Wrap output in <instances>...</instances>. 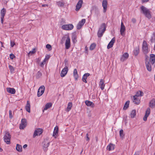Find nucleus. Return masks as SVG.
I'll use <instances>...</instances> for the list:
<instances>
[{"instance_id":"1","label":"nucleus","mask_w":155,"mask_h":155,"mask_svg":"<svg viewBox=\"0 0 155 155\" xmlns=\"http://www.w3.org/2000/svg\"><path fill=\"white\" fill-rule=\"evenodd\" d=\"M140 8L141 13L144 14L146 17L149 19L151 18V12L149 9L143 6H141Z\"/></svg>"},{"instance_id":"2","label":"nucleus","mask_w":155,"mask_h":155,"mask_svg":"<svg viewBox=\"0 0 155 155\" xmlns=\"http://www.w3.org/2000/svg\"><path fill=\"white\" fill-rule=\"evenodd\" d=\"M62 41H65V45L66 49H68L71 46V40L68 34L64 35L62 38Z\"/></svg>"},{"instance_id":"3","label":"nucleus","mask_w":155,"mask_h":155,"mask_svg":"<svg viewBox=\"0 0 155 155\" xmlns=\"http://www.w3.org/2000/svg\"><path fill=\"white\" fill-rule=\"evenodd\" d=\"M106 26L105 23H103L99 28L97 32V35L98 37H101L102 36L106 30Z\"/></svg>"},{"instance_id":"4","label":"nucleus","mask_w":155,"mask_h":155,"mask_svg":"<svg viewBox=\"0 0 155 155\" xmlns=\"http://www.w3.org/2000/svg\"><path fill=\"white\" fill-rule=\"evenodd\" d=\"M11 137V136L9 133L8 131H6L4 137V140L5 142L8 144H9L10 143V140Z\"/></svg>"},{"instance_id":"5","label":"nucleus","mask_w":155,"mask_h":155,"mask_svg":"<svg viewBox=\"0 0 155 155\" xmlns=\"http://www.w3.org/2000/svg\"><path fill=\"white\" fill-rule=\"evenodd\" d=\"M142 50L144 54H146L150 51L147 44L145 41H144L142 45Z\"/></svg>"},{"instance_id":"6","label":"nucleus","mask_w":155,"mask_h":155,"mask_svg":"<svg viewBox=\"0 0 155 155\" xmlns=\"http://www.w3.org/2000/svg\"><path fill=\"white\" fill-rule=\"evenodd\" d=\"M74 28V26L72 24H66L61 26V28L65 30L69 31L72 30Z\"/></svg>"},{"instance_id":"7","label":"nucleus","mask_w":155,"mask_h":155,"mask_svg":"<svg viewBox=\"0 0 155 155\" xmlns=\"http://www.w3.org/2000/svg\"><path fill=\"white\" fill-rule=\"evenodd\" d=\"M45 90V87L44 86L42 85L38 89V97H39L42 95L44 93Z\"/></svg>"},{"instance_id":"8","label":"nucleus","mask_w":155,"mask_h":155,"mask_svg":"<svg viewBox=\"0 0 155 155\" xmlns=\"http://www.w3.org/2000/svg\"><path fill=\"white\" fill-rule=\"evenodd\" d=\"M26 120L25 119H22L21 120V124L20 125V129H23L27 125Z\"/></svg>"},{"instance_id":"9","label":"nucleus","mask_w":155,"mask_h":155,"mask_svg":"<svg viewBox=\"0 0 155 155\" xmlns=\"http://www.w3.org/2000/svg\"><path fill=\"white\" fill-rule=\"evenodd\" d=\"M43 132L42 130L40 128L36 129L34 131L33 137H35L36 136L39 135L42 133Z\"/></svg>"},{"instance_id":"10","label":"nucleus","mask_w":155,"mask_h":155,"mask_svg":"<svg viewBox=\"0 0 155 155\" xmlns=\"http://www.w3.org/2000/svg\"><path fill=\"white\" fill-rule=\"evenodd\" d=\"M6 13V9L4 8H3L1 11L0 14L1 16V21L2 24L3 23V19Z\"/></svg>"},{"instance_id":"11","label":"nucleus","mask_w":155,"mask_h":155,"mask_svg":"<svg viewBox=\"0 0 155 155\" xmlns=\"http://www.w3.org/2000/svg\"><path fill=\"white\" fill-rule=\"evenodd\" d=\"M68 68L67 66H65L62 70L61 76L62 77H64L67 74L68 71Z\"/></svg>"},{"instance_id":"12","label":"nucleus","mask_w":155,"mask_h":155,"mask_svg":"<svg viewBox=\"0 0 155 155\" xmlns=\"http://www.w3.org/2000/svg\"><path fill=\"white\" fill-rule=\"evenodd\" d=\"M126 30L125 27L124 25V23L123 22H121V26L120 28V33L121 35L124 36V32Z\"/></svg>"},{"instance_id":"13","label":"nucleus","mask_w":155,"mask_h":155,"mask_svg":"<svg viewBox=\"0 0 155 155\" xmlns=\"http://www.w3.org/2000/svg\"><path fill=\"white\" fill-rule=\"evenodd\" d=\"M103 8V12H105L107 11V0H103L102 3Z\"/></svg>"},{"instance_id":"14","label":"nucleus","mask_w":155,"mask_h":155,"mask_svg":"<svg viewBox=\"0 0 155 155\" xmlns=\"http://www.w3.org/2000/svg\"><path fill=\"white\" fill-rule=\"evenodd\" d=\"M83 3L82 0H79L76 5L75 10L76 11H78L82 6Z\"/></svg>"},{"instance_id":"15","label":"nucleus","mask_w":155,"mask_h":155,"mask_svg":"<svg viewBox=\"0 0 155 155\" xmlns=\"http://www.w3.org/2000/svg\"><path fill=\"white\" fill-rule=\"evenodd\" d=\"M85 19H83L81 21H79L77 25V28L78 29H81L85 23Z\"/></svg>"},{"instance_id":"16","label":"nucleus","mask_w":155,"mask_h":155,"mask_svg":"<svg viewBox=\"0 0 155 155\" xmlns=\"http://www.w3.org/2000/svg\"><path fill=\"white\" fill-rule=\"evenodd\" d=\"M152 64H153L155 62V55L151 54L150 55V61H149Z\"/></svg>"},{"instance_id":"17","label":"nucleus","mask_w":155,"mask_h":155,"mask_svg":"<svg viewBox=\"0 0 155 155\" xmlns=\"http://www.w3.org/2000/svg\"><path fill=\"white\" fill-rule=\"evenodd\" d=\"M115 38L114 37L110 42L107 46V48L109 49L112 48L114 45V43L115 42Z\"/></svg>"},{"instance_id":"18","label":"nucleus","mask_w":155,"mask_h":155,"mask_svg":"<svg viewBox=\"0 0 155 155\" xmlns=\"http://www.w3.org/2000/svg\"><path fill=\"white\" fill-rule=\"evenodd\" d=\"M129 57V54L127 53H125L120 58V61L122 62L126 60Z\"/></svg>"},{"instance_id":"19","label":"nucleus","mask_w":155,"mask_h":155,"mask_svg":"<svg viewBox=\"0 0 155 155\" xmlns=\"http://www.w3.org/2000/svg\"><path fill=\"white\" fill-rule=\"evenodd\" d=\"M150 113V109L148 108L146 111L145 115L143 118V120L144 121L147 120V117H148Z\"/></svg>"},{"instance_id":"20","label":"nucleus","mask_w":155,"mask_h":155,"mask_svg":"<svg viewBox=\"0 0 155 155\" xmlns=\"http://www.w3.org/2000/svg\"><path fill=\"white\" fill-rule=\"evenodd\" d=\"M85 103L86 105L88 107H94L95 106L93 102L88 100L86 101H85Z\"/></svg>"},{"instance_id":"21","label":"nucleus","mask_w":155,"mask_h":155,"mask_svg":"<svg viewBox=\"0 0 155 155\" xmlns=\"http://www.w3.org/2000/svg\"><path fill=\"white\" fill-rule=\"evenodd\" d=\"M58 134V128L57 127H55L54 129V130L53 132V136L55 138H57V135Z\"/></svg>"},{"instance_id":"22","label":"nucleus","mask_w":155,"mask_h":155,"mask_svg":"<svg viewBox=\"0 0 155 155\" xmlns=\"http://www.w3.org/2000/svg\"><path fill=\"white\" fill-rule=\"evenodd\" d=\"M143 94H144L142 91H139L137 92L136 94L133 96V97H140L143 96Z\"/></svg>"},{"instance_id":"23","label":"nucleus","mask_w":155,"mask_h":155,"mask_svg":"<svg viewBox=\"0 0 155 155\" xmlns=\"http://www.w3.org/2000/svg\"><path fill=\"white\" fill-rule=\"evenodd\" d=\"M99 86L101 90H103L105 87L104 81L103 79H101L100 81Z\"/></svg>"},{"instance_id":"24","label":"nucleus","mask_w":155,"mask_h":155,"mask_svg":"<svg viewBox=\"0 0 155 155\" xmlns=\"http://www.w3.org/2000/svg\"><path fill=\"white\" fill-rule=\"evenodd\" d=\"M150 63H149L148 61H146L145 62L146 66L147 69L149 71H151V67Z\"/></svg>"},{"instance_id":"25","label":"nucleus","mask_w":155,"mask_h":155,"mask_svg":"<svg viewBox=\"0 0 155 155\" xmlns=\"http://www.w3.org/2000/svg\"><path fill=\"white\" fill-rule=\"evenodd\" d=\"M90 75V74L88 73H85L83 75L82 78V80L83 81V82H84L85 83H87L86 79H87V77L89 76Z\"/></svg>"},{"instance_id":"26","label":"nucleus","mask_w":155,"mask_h":155,"mask_svg":"<svg viewBox=\"0 0 155 155\" xmlns=\"http://www.w3.org/2000/svg\"><path fill=\"white\" fill-rule=\"evenodd\" d=\"M7 92L11 94H15V90L14 88H6Z\"/></svg>"},{"instance_id":"27","label":"nucleus","mask_w":155,"mask_h":155,"mask_svg":"<svg viewBox=\"0 0 155 155\" xmlns=\"http://www.w3.org/2000/svg\"><path fill=\"white\" fill-rule=\"evenodd\" d=\"M52 106V104L51 103H49L46 104L43 109V111L47 110L48 109L50 108Z\"/></svg>"},{"instance_id":"28","label":"nucleus","mask_w":155,"mask_h":155,"mask_svg":"<svg viewBox=\"0 0 155 155\" xmlns=\"http://www.w3.org/2000/svg\"><path fill=\"white\" fill-rule=\"evenodd\" d=\"M140 97H133V102L135 104H138L140 102Z\"/></svg>"},{"instance_id":"29","label":"nucleus","mask_w":155,"mask_h":155,"mask_svg":"<svg viewBox=\"0 0 155 155\" xmlns=\"http://www.w3.org/2000/svg\"><path fill=\"white\" fill-rule=\"evenodd\" d=\"M30 105L29 102L28 101L27 103L25 106V109L29 113L30 112Z\"/></svg>"},{"instance_id":"30","label":"nucleus","mask_w":155,"mask_h":155,"mask_svg":"<svg viewBox=\"0 0 155 155\" xmlns=\"http://www.w3.org/2000/svg\"><path fill=\"white\" fill-rule=\"evenodd\" d=\"M114 146L112 144H110L107 147V150L110 151L113 150L114 148Z\"/></svg>"},{"instance_id":"31","label":"nucleus","mask_w":155,"mask_h":155,"mask_svg":"<svg viewBox=\"0 0 155 155\" xmlns=\"http://www.w3.org/2000/svg\"><path fill=\"white\" fill-rule=\"evenodd\" d=\"M77 36L75 33H73L72 35V40L74 43H76L77 41Z\"/></svg>"},{"instance_id":"32","label":"nucleus","mask_w":155,"mask_h":155,"mask_svg":"<svg viewBox=\"0 0 155 155\" xmlns=\"http://www.w3.org/2000/svg\"><path fill=\"white\" fill-rule=\"evenodd\" d=\"M50 144L49 142L45 143L43 145V149L44 151H46L48 150V147Z\"/></svg>"},{"instance_id":"33","label":"nucleus","mask_w":155,"mask_h":155,"mask_svg":"<svg viewBox=\"0 0 155 155\" xmlns=\"http://www.w3.org/2000/svg\"><path fill=\"white\" fill-rule=\"evenodd\" d=\"M73 74L74 77L76 80H77L78 78V74L77 73V71L76 69H74L73 71Z\"/></svg>"},{"instance_id":"34","label":"nucleus","mask_w":155,"mask_h":155,"mask_svg":"<svg viewBox=\"0 0 155 155\" xmlns=\"http://www.w3.org/2000/svg\"><path fill=\"white\" fill-rule=\"evenodd\" d=\"M150 41L151 43H153L155 41V32H153L151 36Z\"/></svg>"},{"instance_id":"35","label":"nucleus","mask_w":155,"mask_h":155,"mask_svg":"<svg viewBox=\"0 0 155 155\" xmlns=\"http://www.w3.org/2000/svg\"><path fill=\"white\" fill-rule=\"evenodd\" d=\"M16 150L19 152H21L22 150L21 146L19 144H17L16 147Z\"/></svg>"},{"instance_id":"36","label":"nucleus","mask_w":155,"mask_h":155,"mask_svg":"<svg viewBox=\"0 0 155 155\" xmlns=\"http://www.w3.org/2000/svg\"><path fill=\"white\" fill-rule=\"evenodd\" d=\"M136 114V111L135 110H133L131 112L130 117L131 118H133L135 116Z\"/></svg>"},{"instance_id":"37","label":"nucleus","mask_w":155,"mask_h":155,"mask_svg":"<svg viewBox=\"0 0 155 155\" xmlns=\"http://www.w3.org/2000/svg\"><path fill=\"white\" fill-rule=\"evenodd\" d=\"M139 52V49L138 48H136L133 51V53L135 56H137Z\"/></svg>"},{"instance_id":"38","label":"nucleus","mask_w":155,"mask_h":155,"mask_svg":"<svg viewBox=\"0 0 155 155\" xmlns=\"http://www.w3.org/2000/svg\"><path fill=\"white\" fill-rule=\"evenodd\" d=\"M129 101H127L126 102L123 108L124 110H126L128 108L129 106Z\"/></svg>"},{"instance_id":"39","label":"nucleus","mask_w":155,"mask_h":155,"mask_svg":"<svg viewBox=\"0 0 155 155\" xmlns=\"http://www.w3.org/2000/svg\"><path fill=\"white\" fill-rule=\"evenodd\" d=\"M155 105V99L152 100L150 102V106L153 107Z\"/></svg>"},{"instance_id":"40","label":"nucleus","mask_w":155,"mask_h":155,"mask_svg":"<svg viewBox=\"0 0 155 155\" xmlns=\"http://www.w3.org/2000/svg\"><path fill=\"white\" fill-rule=\"evenodd\" d=\"M72 103L69 102L68 104L67 109V111H70L71 110V108L72 107Z\"/></svg>"},{"instance_id":"41","label":"nucleus","mask_w":155,"mask_h":155,"mask_svg":"<svg viewBox=\"0 0 155 155\" xmlns=\"http://www.w3.org/2000/svg\"><path fill=\"white\" fill-rule=\"evenodd\" d=\"M57 5L59 6L62 7L64 6V3L62 1H59L57 2Z\"/></svg>"},{"instance_id":"42","label":"nucleus","mask_w":155,"mask_h":155,"mask_svg":"<svg viewBox=\"0 0 155 155\" xmlns=\"http://www.w3.org/2000/svg\"><path fill=\"white\" fill-rule=\"evenodd\" d=\"M120 137L121 138H123L124 136V134L123 133V130L122 129H121L120 130Z\"/></svg>"},{"instance_id":"43","label":"nucleus","mask_w":155,"mask_h":155,"mask_svg":"<svg viewBox=\"0 0 155 155\" xmlns=\"http://www.w3.org/2000/svg\"><path fill=\"white\" fill-rule=\"evenodd\" d=\"M96 45L94 43L91 44L90 46V49L91 50H93L95 48Z\"/></svg>"},{"instance_id":"44","label":"nucleus","mask_w":155,"mask_h":155,"mask_svg":"<svg viewBox=\"0 0 155 155\" xmlns=\"http://www.w3.org/2000/svg\"><path fill=\"white\" fill-rule=\"evenodd\" d=\"M8 67L12 72H13L14 71L15 69L11 65H9L8 66Z\"/></svg>"},{"instance_id":"45","label":"nucleus","mask_w":155,"mask_h":155,"mask_svg":"<svg viewBox=\"0 0 155 155\" xmlns=\"http://www.w3.org/2000/svg\"><path fill=\"white\" fill-rule=\"evenodd\" d=\"M35 49H33L32 51H30L28 53V54L29 55H31L34 53H35Z\"/></svg>"},{"instance_id":"46","label":"nucleus","mask_w":155,"mask_h":155,"mask_svg":"<svg viewBox=\"0 0 155 155\" xmlns=\"http://www.w3.org/2000/svg\"><path fill=\"white\" fill-rule=\"evenodd\" d=\"M46 48L50 51L52 49L51 46L49 44H47L46 46Z\"/></svg>"},{"instance_id":"47","label":"nucleus","mask_w":155,"mask_h":155,"mask_svg":"<svg viewBox=\"0 0 155 155\" xmlns=\"http://www.w3.org/2000/svg\"><path fill=\"white\" fill-rule=\"evenodd\" d=\"M42 75V73L40 71H38L37 74V77L38 78H39Z\"/></svg>"},{"instance_id":"48","label":"nucleus","mask_w":155,"mask_h":155,"mask_svg":"<svg viewBox=\"0 0 155 155\" xmlns=\"http://www.w3.org/2000/svg\"><path fill=\"white\" fill-rule=\"evenodd\" d=\"M9 116L10 118H12L13 117V115L12 113V111L11 110H9Z\"/></svg>"},{"instance_id":"49","label":"nucleus","mask_w":155,"mask_h":155,"mask_svg":"<svg viewBox=\"0 0 155 155\" xmlns=\"http://www.w3.org/2000/svg\"><path fill=\"white\" fill-rule=\"evenodd\" d=\"M15 57V55L13 54H11L10 55V58L11 59H13Z\"/></svg>"},{"instance_id":"50","label":"nucleus","mask_w":155,"mask_h":155,"mask_svg":"<svg viewBox=\"0 0 155 155\" xmlns=\"http://www.w3.org/2000/svg\"><path fill=\"white\" fill-rule=\"evenodd\" d=\"M49 57H50L49 55H47L46 56L45 58L43 60L44 61V62H45L46 61L48 60L49 58Z\"/></svg>"},{"instance_id":"51","label":"nucleus","mask_w":155,"mask_h":155,"mask_svg":"<svg viewBox=\"0 0 155 155\" xmlns=\"http://www.w3.org/2000/svg\"><path fill=\"white\" fill-rule=\"evenodd\" d=\"M10 44L11 46L12 47H13L14 45H15V43L13 41H10Z\"/></svg>"},{"instance_id":"52","label":"nucleus","mask_w":155,"mask_h":155,"mask_svg":"<svg viewBox=\"0 0 155 155\" xmlns=\"http://www.w3.org/2000/svg\"><path fill=\"white\" fill-rule=\"evenodd\" d=\"M86 140L87 141H88L89 140V138L88 137V135L87 133L86 134Z\"/></svg>"},{"instance_id":"53","label":"nucleus","mask_w":155,"mask_h":155,"mask_svg":"<svg viewBox=\"0 0 155 155\" xmlns=\"http://www.w3.org/2000/svg\"><path fill=\"white\" fill-rule=\"evenodd\" d=\"M45 62H44V61H43L41 63L40 65L41 67H42L43 66L44 64H45Z\"/></svg>"},{"instance_id":"54","label":"nucleus","mask_w":155,"mask_h":155,"mask_svg":"<svg viewBox=\"0 0 155 155\" xmlns=\"http://www.w3.org/2000/svg\"><path fill=\"white\" fill-rule=\"evenodd\" d=\"M149 0H142V1L143 2H147Z\"/></svg>"},{"instance_id":"55","label":"nucleus","mask_w":155,"mask_h":155,"mask_svg":"<svg viewBox=\"0 0 155 155\" xmlns=\"http://www.w3.org/2000/svg\"><path fill=\"white\" fill-rule=\"evenodd\" d=\"M27 147V145L26 144H25L23 145V147L24 148H26Z\"/></svg>"},{"instance_id":"56","label":"nucleus","mask_w":155,"mask_h":155,"mask_svg":"<svg viewBox=\"0 0 155 155\" xmlns=\"http://www.w3.org/2000/svg\"><path fill=\"white\" fill-rule=\"evenodd\" d=\"M41 59L40 58H37L36 59V60L37 61V62H38L40 61Z\"/></svg>"},{"instance_id":"57","label":"nucleus","mask_w":155,"mask_h":155,"mask_svg":"<svg viewBox=\"0 0 155 155\" xmlns=\"http://www.w3.org/2000/svg\"><path fill=\"white\" fill-rule=\"evenodd\" d=\"M48 5L47 4H44L42 5L43 7H46L48 6Z\"/></svg>"},{"instance_id":"58","label":"nucleus","mask_w":155,"mask_h":155,"mask_svg":"<svg viewBox=\"0 0 155 155\" xmlns=\"http://www.w3.org/2000/svg\"><path fill=\"white\" fill-rule=\"evenodd\" d=\"M132 21L133 22H134L135 21V20L134 19H132Z\"/></svg>"},{"instance_id":"59","label":"nucleus","mask_w":155,"mask_h":155,"mask_svg":"<svg viewBox=\"0 0 155 155\" xmlns=\"http://www.w3.org/2000/svg\"><path fill=\"white\" fill-rule=\"evenodd\" d=\"M153 49V50L155 51V44H154V47Z\"/></svg>"},{"instance_id":"60","label":"nucleus","mask_w":155,"mask_h":155,"mask_svg":"<svg viewBox=\"0 0 155 155\" xmlns=\"http://www.w3.org/2000/svg\"><path fill=\"white\" fill-rule=\"evenodd\" d=\"M2 150H3V149L2 148H0V151H2Z\"/></svg>"},{"instance_id":"61","label":"nucleus","mask_w":155,"mask_h":155,"mask_svg":"<svg viewBox=\"0 0 155 155\" xmlns=\"http://www.w3.org/2000/svg\"><path fill=\"white\" fill-rule=\"evenodd\" d=\"M134 155H139V154L138 153H135Z\"/></svg>"},{"instance_id":"62","label":"nucleus","mask_w":155,"mask_h":155,"mask_svg":"<svg viewBox=\"0 0 155 155\" xmlns=\"http://www.w3.org/2000/svg\"><path fill=\"white\" fill-rule=\"evenodd\" d=\"M85 50L86 51L87 50V47H85Z\"/></svg>"},{"instance_id":"63","label":"nucleus","mask_w":155,"mask_h":155,"mask_svg":"<svg viewBox=\"0 0 155 155\" xmlns=\"http://www.w3.org/2000/svg\"><path fill=\"white\" fill-rule=\"evenodd\" d=\"M92 11V10H91V12Z\"/></svg>"},{"instance_id":"64","label":"nucleus","mask_w":155,"mask_h":155,"mask_svg":"<svg viewBox=\"0 0 155 155\" xmlns=\"http://www.w3.org/2000/svg\"><path fill=\"white\" fill-rule=\"evenodd\" d=\"M155 155V153H154Z\"/></svg>"}]
</instances>
